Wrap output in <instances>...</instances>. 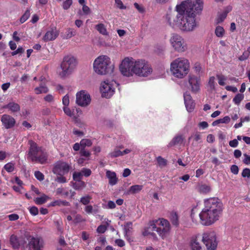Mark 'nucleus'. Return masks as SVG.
<instances>
[{"instance_id": "f257e3e1", "label": "nucleus", "mask_w": 250, "mask_h": 250, "mask_svg": "<svg viewBox=\"0 0 250 250\" xmlns=\"http://www.w3.org/2000/svg\"><path fill=\"white\" fill-rule=\"evenodd\" d=\"M177 13L167 14V20L173 28L178 27L183 31L191 32L197 27L195 17L203 10L202 3L198 1L193 5L189 1H184L176 7Z\"/></svg>"}, {"instance_id": "f03ea898", "label": "nucleus", "mask_w": 250, "mask_h": 250, "mask_svg": "<svg viewBox=\"0 0 250 250\" xmlns=\"http://www.w3.org/2000/svg\"><path fill=\"white\" fill-rule=\"evenodd\" d=\"M190 63L185 58H178L170 63V70L171 74L178 79L184 78L189 72Z\"/></svg>"}, {"instance_id": "7ed1b4c3", "label": "nucleus", "mask_w": 250, "mask_h": 250, "mask_svg": "<svg viewBox=\"0 0 250 250\" xmlns=\"http://www.w3.org/2000/svg\"><path fill=\"white\" fill-rule=\"evenodd\" d=\"M28 144L30 145V147L28 157L33 162L41 164L45 163L47 158V154L45 150L38 146L37 144L32 140H29Z\"/></svg>"}, {"instance_id": "20e7f679", "label": "nucleus", "mask_w": 250, "mask_h": 250, "mask_svg": "<svg viewBox=\"0 0 250 250\" xmlns=\"http://www.w3.org/2000/svg\"><path fill=\"white\" fill-rule=\"evenodd\" d=\"M110 58L106 55H101L97 57L93 62V69L99 75H105L110 71Z\"/></svg>"}, {"instance_id": "39448f33", "label": "nucleus", "mask_w": 250, "mask_h": 250, "mask_svg": "<svg viewBox=\"0 0 250 250\" xmlns=\"http://www.w3.org/2000/svg\"><path fill=\"white\" fill-rule=\"evenodd\" d=\"M137 60L132 57L125 58L119 65V70L124 76L131 77L134 75L135 67Z\"/></svg>"}, {"instance_id": "423d86ee", "label": "nucleus", "mask_w": 250, "mask_h": 250, "mask_svg": "<svg viewBox=\"0 0 250 250\" xmlns=\"http://www.w3.org/2000/svg\"><path fill=\"white\" fill-rule=\"evenodd\" d=\"M221 213L203 208L199 214L201 223L204 226H209L218 220Z\"/></svg>"}, {"instance_id": "0eeeda50", "label": "nucleus", "mask_w": 250, "mask_h": 250, "mask_svg": "<svg viewBox=\"0 0 250 250\" xmlns=\"http://www.w3.org/2000/svg\"><path fill=\"white\" fill-rule=\"evenodd\" d=\"M156 232L163 240L167 239L171 230V226L168 220L163 218L155 220Z\"/></svg>"}, {"instance_id": "6e6552de", "label": "nucleus", "mask_w": 250, "mask_h": 250, "mask_svg": "<svg viewBox=\"0 0 250 250\" xmlns=\"http://www.w3.org/2000/svg\"><path fill=\"white\" fill-rule=\"evenodd\" d=\"M169 41L171 47L176 52L182 53L187 50V43L184 38L178 34H171Z\"/></svg>"}, {"instance_id": "1a4fd4ad", "label": "nucleus", "mask_w": 250, "mask_h": 250, "mask_svg": "<svg viewBox=\"0 0 250 250\" xmlns=\"http://www.w3.org/2000/svg\"><path fill=\"white\" fill-rule=\"evenodd\" d=\"M152 72V69L146 61L142 59L137 60L134 71L135 75L146 77L150 75Z\"/></svg>"}, {"instance_id": "9d476101", "label": "nucleus", "mask_w": 250, "mask_h": 250, "mask_svg": "<svg viewBox=\"0 0 250 250\" xmlns=\"http://www.w3.org/2000/svg\"><path fill=\"white\" fill-rule=\"evenodd\" d=\"M202 241L206 246L207 250H215L217 247L218 241L216 236L213 231H207L203 233Z\"/></svg>"}, {"instance_id": "9b49d317", "label": "nucleus", "mask_w": 250, "mask_h": 250, "mask_svg": "<svg viewBox=\"0 0 250 250\" xmlns=\"http://www.w3.org/2000/svg\"><path fill=\"white\" fill-rule=\"evenodd\" d=\"M116 83L113 81L106 80L101 83L100 88L102 97H111L114 93Z\"/></svg>"}, {"instance_id": "f8f14e48", "label": "nucleus", "mask_w": 250, "mask_h": 250, "mask_svg": "<svg viewBox=\"0 0 250 250\" xmlns=\"http://www.w3.org/2000/svg\"><path fill=\"white\" fill-rule=\"evenodd\" d=\"M29 236V234L25 230L20 231V234L18 235L12 234L10 238V242L14 249H18L21 245L24 244L25 242V238Z\"/></svg>"}, {"instance_id": "ddd939ff", "label": "nucleus", "mask_w": 250, "mask_h": 250, "mask_svg": "<svg viewBox=\"0 0 250 250\" xmlns=\"http://www.w3.org/2000/svg\"><path fill=\"white\" fill-rule=\"evenodd\" d=\"M77 64V61L74 56L68 55L63 58V76L70 74Z\"/></svg>"}, {"instance_id": "4468645a", "label": "nucleus", "mask_w": 250, "mask_h": 250, "mask_svg": "<svg viewBox=\"0 0 250 250\" xmlns=\"http://www.w3.org/2000/svg\"><path fill=\"white\" fill-rule=\"evenodd\" d=\"M204 208L213 210L221 213L222 211V204L217 198H210L204 200Z\"/></svg>"}, {"instance_id": "2eb2a0df", "label": "nucleus", "mask_w": 250, "mask_h": 250, "mask_svg": "<svg viewBox=\"0 0 250 250\" xmlns=\"http://www.w3.org/2000/svg\"><path fill=\"white\" fill-rule=\"evenodd\" d=\"M76 104L82 106L86 107L91 103V97L89 93L84 90H82L76 93Z\"/></svg>"}, {"instance_id": "dca6fc26", "label": "nucleus", "mask_w": 250, "mask_h": 250, "mask_svg": "<svg viewBox=\"0 0 250 250\" xmlns=\"http://www.w3.org/2000/svg\"><path fill=\"white\" fill-rule=\"evenodd\" d=\"M55 181L62 183V162L60 161L55 163L52 169Z\"/></svg>"}, {"instance_id": "f3484780", "label": "nucleus", "mask_w": 250, "mask_h": 250, "mask_svg": "<svg viewBox=\"0 0 250 250\" xmlns=\"http://www.w3.org/2000/svg\"><path fill=\"white\" fill-rule=\"evenodd\" d=\"M188 246L190 250H206L198 235L193 236L190 238Z\"/></svg>"}, {"instance_id": "a211bd4d", "label": "nucleus", "mask_w": 250, "mask_h": 250, "mask_svg": "<svg viewBox=\"0 0 250 250\" xmlns=\"http://www.w3.org/2000/svg\"><path fill=\"white\" fill-rule=\"evenodd\" d=\"M188 83L193 92H197L200 90V79L194 75L188 76Z\"/></svg>"}, {"instance_id": "6ab92c4d", "label": "nucleus", "mask_w": 250, "mask_h": 250, "mask_svg": "<svg viewBox=\"0 0 250 250\" xmlns=\"http://www.w3.org/2000/svg\"><path fill=\"white\" fill-rule=\"evenodd\" d=\"M28 247L29 250H42V240L40 237H32L29 242Z\"/></svg>"}, {"instance_id": "aec40b11", "label": "nucleus", "mask_w": 250, "mask_h": 250, "mask_svg": "<svg viewBox=\"0 0 250 250\" xmlns=\"http://www.w3.org/2000/svg\"><path fill=\"white\" fill-rule=\"evenodd\" d=\"M1 121L3 125L6 129L13 127L16 124L15 119L8 114H4L1 116Z\"/></svg>"}, {"instance_id": "412c9836", "label": "nucleus", "mask_w": 250, "mask_h": 250, "mask_svg": "<svg viewBox=\"0 0 250 250\" xmlns=\"http://www.w3.org/2000/svg\"><path fill=\"white\" fill-rule=\"evenodd\" d=\"M58 36V32L56 28L52 29L46 32L43 37V40L45 42L53 41Z\"/></svg>"}, {"instance_id": "4be33fe9", "label": "nucleus", "mask_w": 250, "mask_h": 250, "mask_svg": "<svg viewBox=\"0 0 250 250\" xmlns=\"http://www.w3.org/2000/svg\"><path fill=\"white\" fill-rule=\"evenodd\" d=\"M106 177L108 179V183L110 186H113L117 184L118 182V178L115 172L109 170H106Z\"/></svg>"}, {"instance_id": "5701e85b", "label": "nucleus", "mask_w": 250, "mask_h": 250, "mask_svg": "<svg viewBox=\"0 0 250 250\" xmlns=\"http://www.w3.org/2000/svg\"><path fill=\"white\" fill-rule=\"evenodd\" d=\"M2 108L8 109L12 113L19 112L21 109L19 104L14 102H10L7 104L3 105Z\"/></svg>"}, {"instance_id": "b1692460", "label": "nucleus", "mask_w": 250, "mask_h": 250, "mask_svg": "<svg viewBox=\"0 0 250 250\" xmlns=\"http://www.w3.org/2000/svg\"><path fill=\"white\" fill-rule=\"evenodd\" d=\"M132 229V223L130 222L126 223L124 226V236L129 242L132 241L129 236Z\"/></svg>"}, {"instance_id": "393cba45", "label": "nucleus", "mask_w": 250, "mask_h": 250, "mask_svg": "<svg viewBox=\"0 0 250 250\" xmlns=\"http://www.w3.org/2000/svg\"><path fill=\"white\" fill-rule=\"evenodd\" d=\"M184 138L181 135L175 136L168 145V147H172L176 145H180L183 143Z\"/></svg>"}, {"instance_id": "a878e982", "label": "nucleus", "mask_w": 250, "mask_h": 250, "mask_svg": "<svg viewBox=\"0 0 250 250\" xmlns=\"http://www.w3.org/2000/svg\"><path fill=\"white\" fill-rule=\"evenodd\" d=\"M63 112L72 120L77 121V116L76 115L75 109H70L68 107H63Z\"/></svg>"}, {"instance_id": "bb28decb", "label": "nucleus", "mask_w": 250, "mask_h": 250, "mask_svg": "<svg viewBox=\"0 0 250 250\" xmlns=\"http://www.w3.org/2000/svg\"><path fill=\"white\" fill-rule=\"evenodd\" d=\"M84 210L88 214L95 215L99 212V207L95 205L94 207L91 205H87L84 208Z\"/></svg>"}, {"instance_id": "cd10ccee", "label": "nucleus", "mask_w": 250, "mask_h": 250, "mask_svg": "<svg viewBox=\"0 0 250 250\" xmlns=\"http://www.w3.org/2000/svg\"><path fill=\"white\" fill-rule=\"evenodd\" d=\"M143 188V186L135 185L131 186L128 190L129 194H136L140 192Z\"/></svg>"}, {"instance_id": "c85d7f7f", "label": "nucleus", "mask_w": 250, "mask_h": 250, "mask_svg": "<svg viewBox=\"0 0 250 250\" xmlns=\"http://www.w3.org/2000/svg\"><path fill=\"white\" fill-rule=\"evenodd\" d=\"M95 28L100 34L104 36L108 35L106 27L103 23H100L96 25Z\"/></svg>"}, {"instance_id": "c756f323", "label": "nucleus", "mask_w": 250, "mask_h": 250, "mask_svg": "<svg viewBox=\"0 0 250 250\" xmlns=\"http://www.w3.org/2000/svg\"><path fill=\"white\" fill-rule=\"evenodd\" d=\"M122 146L115 148L112 151L109 153V156L111 158H115L123 156L122 151L119 148H122Z\"/></svg>"}, {"instance_id": "7c9ffc66", "label": "nucleus", "mask_w": 250, "mask_h": 250, "mask_svg": "<svg viewBox=\"0 0 250 250\" xmlns=\"http://www.w3.org/2000/svg\"><path fill=\"white\" fill-rule=\"evenodd\" d=\"M230 117L228 116H226L222 119H218V120H217L214 121L212 123V125L213 126H216V125H217L219 124H227L229 123L230 122Z\"/></svg>"}, {"instance_id": "2f4dec72", "label": "nucleus", "mask_w": 250, "mask_h": 250, "mask_svg": "<svg viewBox=\"0 0 250 250\" xmlns=\"http://www.w3.org/2000/svg\"><path fill=\"white\" fill-rule=\"evenodd\" d=\"M148 231L149 232H151L153 231H156V226L155 220L150 221L148 224L147 227H146L143 231Z\"/></svg>"}, {"instance_id": "473e14b6", "label": "nucleus", "mask_w": 250, "mask_h": 250, "mask_svg": "<svg viewBox=\"0 0 250 250\" xmlns=\"http://www.w3.org/2000/svg\"><path fill=\"white\" fill-rule=\"evenodd\" d=\"M225 33L224 28L221 26H217L215 29V35L218 38H222Z\"/></svg>"}, {"instance_id": "72a5a7b5", "label": "nucleus", "mask_w": 250, "mask_h": 250, "mask_svg": "<svg viewBox=\"0 0 250 250\" xmlns=\"http://www.w3.org/2000/svg\"><path fill=\"white\" fill-rule=\"evenodd\" d=\"M170 219L173 225L177 226L179 224V217L175 212H172L170 214Z\"/></svg>"}, {"instance_id": "f704fd0d", "label": "nucleus", "mask_w": 250, "mask_h": 250, "mask_svg": "<svg viewBox=\"0 0 250 250\" xmlns=\"http://www.w3.org/2000/svg\"><path fill=\"white\" fill-rule=\"evenodd\" d=\"M49 199L48 196L45 194H43L41 197L36 198L34 201L38 205H42L45 203Z\"/></svg>"}, {"instance_id": "c9c22d12", "label": "nucleus", "mask_w": 250, "mask_h": 250, "mask_svg": "<svg viewBox=\"0 0 250 250\" xmlns=\"http://www.w3.org/2000/svg\"><path fill=\"white\" fill-rule=\"evenodd\" d=\"M215 78L214 76L210 77L209 78L208 86L209 89L211 91L215 90Z\"/></svg>"}, {"instance_id": "e433bc0d", "label": "nucleus", "mask_w": 250, "mask_h": 250, "mask_svg": "<svg viewBox=\"0 0 250 250\" xmlns=\"http://www.w3.org/2000/svg\"><path fill=\"white\" fill-rule=\"evenodd\" d=\"M156 161L158 166L161 168H163L167 165V160L161 156L157 157Z\"/></svg>"}, {"instance_id": "4c0bfd02", "label": "nucleus", "mask_w": 250, "mask_h": 250, "mask_svg": "<svg viewBox=\"0 0 250 250\" xmlns=\"http://www.w3.org/2000/svg\"><path fill=\"white\" fill-rule=\"evenodd\" d=\"M85 183L82 180L76 181L73 184V187L75 189L80 190L85 187Z\"/></svg>"}, {"instance_id": "58836bf2", "label": "nucleus", "mask_w": 250, "mask_h": 250, "mask_svg": "<svg viewBox=\"0 0 250 250\" xmlns=\"http://www.w3.org/2000/svg\"><path fill=\"white\" fill-rule=\"evenodd\" d=\"M80 142L81 144V148H85V147H90L92 145V141L89 139H83L81 140Z\"/></svg>"}, {"instance_id": "ea45409f", "label": "nucleus", "mask_w": 250, "mask_h": 250, "mask_svg": "<svg viewBox=\"0 0 250 250\" xmlns=\"http://www.w3.org/2000/svg\"><path fill=\"white\" fill-rule=\"evenodd\" d=\"M48 91V88L46 86L43 85H41L39 87H36L35 89V92L37 94L41 93H45Z\"/></svg>"}, {"instance_id": "a19ab883", "label": "nucleus", "mask_w": 250, "mask_h": 250, "mask_svg": "<svg viewBox=\"0 0 250 250\" xmlns=\"http://www.w3.org/2000/svg\"><path fill=\"white\" fill-rule=\"evenodd\" d=\"M80 154L81 157H83L87 159L88 160L90 159V157L91 156V153L89 151L85 149L84 148H81L80 151Z\"/></svg>"}, {"instance_id": "79ce46f5", "label": "nucleus", "mask_w": 250, "mask_h": 250, "mask_svg": "<svg viewBox=\"0 0 250 250\" xmlns=\"http://www.w3.org/2000/svg\"><path fill=\"white\" fill-rule=\"evenodd\" d=\"M4 168L8 172H12L15 169V164L12 162H9L5 164Z\"/></svg>"}, {"instance_id": "37998d69", "label": "nucleus", "mask_w": 250, "mask_h": 250, "mask_svg": "<svg viewBox=\"0 0 250 250\" xmlns=\"http://www.w3.org/2000/svg\"><path fill=\"white\" fill-rule=\"evenodd\" d=\"M244 96L242 94H237L233 99V102L237 105H238L243 100Z\"/></svg>"}, {"instance_id": "c03bdc74", "label": "nucleus", "mask_w": 250, "mask_h": 250, "mask_svg": "<svg viewBox=\"0 0 250 250\" xmlns=\"http://www.w3.org/2000/svg\"><path fill=\"white\" fill-rule=\"evenodd\" d=\"M143 235L145 236H147L149 238L156 240L158 239V237L157 236L156 234L153 231H152L151 233L149 232L148 231H143Z\"/></svg>"}, {"instance_id": "a18cd8bd", "label": "nucleus", "mask_w": 250, "mask_h": 250, "mask_svg": "<svg viewBox=\"0 0 250 250\" xmlns=\"http://www.w3.org/2000/svg\"><path fill=\"white\" fill-rule=\"evenodd\" d=\"M185 104L188 112H191L193 111L195 106V104L193 101L185 102Z\"/></svg>"}, {"instance_id": "49530a36", "label": "nucleus", "mask_w": 250, "mask_h": 250, "mask_svg": "<svg viewBox=\"0 0 250 250\" xmlns=\"http://www.w3.org/2000/svg\"><path fill=\"white\" fill-rule=\"evenodd\" d=\"M30 15V10L27 9L26 10L24 14L21 18L20 21L21 23H24L25 21H26Z\"/></svg>"}, {"instance_id": "de8ad7c7", "label": "nucleus", "mask_w": 250, "mask_h": 250, "mask_svg": "<svg viewBox=\"0 0 250 250\" xmlns=\"http://www.w3.org/2000/svg\"><path fill=\"white\" fill-rule=\"evenodd\" d=\"M136 149V147L135 146H131L129 148H126L124 150L122 151L123 156L129 153H132L133 154H134L135 153Z\"/></svg>"}, {"instance_id": "09e8293b", "label": "nucleus", "mask_w": 250, "mask_h": 250, "mask_svg": "<svg viewBox=\"0 0 250 250\" xmlns=\"http://www.w3.org/2000/svg\"><path fill=\"white\" fill-rule=\"evenodd\" d=\"M91 197L89 195H86L82 197L80 199V202L84 205H88L90 203Z\"/></svg>"}, {"instance_id": "8fccbe9b", "label": "nucleus", "mask_w": 250, "mask_h": 250, "mask_svg": "<svg viewBox=\"0 0 250 250\" xmlns=\"http://www.w3.org/2000/svg\"><path fill=\"white\" fill-rule=\"evenodd\" d=\"M216 77L218 80V83L220 85H224L225 84V82L227 80V77L223 75H217Z\"/></svg>"}, {"instance_id": "3c124183", "label": "nucleus", "mask_w": 250, "mask_h": 250, "mask_svg": "<svg viewBox=\"0 0 250 250\" xmlns=\"http://www.w3.org/2000/svg\"><path fill=\"white\" fill-rule=\"evenodd\" d=\"M83 178V174L82 173L80 172H74L73 174V178L74 181H80Z\"/></svg>"}, {"instance_id": "603ef678", "label": "nucleus", "mask_w": 250, "mask_h": 250, "mask_svg": "<svg viewBox=\"0 0 250 250\" xmlns=\"http://www.w3.org/2000/svg\"><path fill=\"white\" fill-rule=\"evenodd\" d=\"M75 35V32L73 31L72 29L68 28L67 29L65 32V39H70L72 36Z\"/></svg>"}, {"instance_id": "864d4df0", "label": "nucleus", "mask_w": 250, "mask_h": 250, "mask_svg": "<svg viewBox=\"0 0 250 250\" xmlns=\"http://www.w3.org/2000/svg\"><path fill=\"white\" fill-rule=\"evenodd\" d=\"M116 7L121 10L125 9L126 7L123 4L121 0H114Z\"/></svg>"}, {"instance_id": "5fc2aeb1", "label": "nucleus", "mask_w": 250, "mask_h": 250, "mask_svg": "<svg viewBox=\"0 0 250 250\" xmlns=\"http://www.w3.org/2000/svg\"><path fill=\"white\" fill-rule=\"evenodd\" d=\"M134 6L135 8L138 11V12L140 13H144L145 11V9L143 7V5L139 4L137 2H135L134 3Z\"/></svg>"}, {"instance_id": "6e6d98bb", "label": "nucleus", "mask_w": 250, "mask_h": 250, "mask_svg": "<svg viewBox=\"0 0 250 250\" xmlns=\"http://www.w3.org/2000/svg\"><path fill=\"white\" fill-rule=\"evenodd\" d=\"M227 16L226 14H223V13L218 15L217 18L216 20V23L218 24L222 22H223L224 20L226 18Z\"/></svg>"}, {"instance_id": "4d7b16f0", "label": "nucleus", "mask_w": 250, "mask_h": 250, "mask_svg": "<svg viewBox=\"0 0 250 250\" xmlns=\"http://www.w3.org/2000/svg\"><path fill=\"white\" fill-rule=\"evenodd\" d=\"M81 172L83 174V176L88 177L91 174V171L89 168H83Z\"/></svg>"}, {"instance_id": "13d9d810", "label": "nucleus", "mask_w": 250, "mask_h": 250, "mask_svg": "<svg viewBox=\"0 0 250 250\" xmlns=\"http://www.w3.org/2000/svg\"><path fill=\"white\" fill-rule=\"evenodd\" d=\"M35 177L39 181H42L44 179L43 174L39 171H36L34 173Z\"/></svg>"}, {"instance_id": "bf43d9fd", "label": "nucleus", "mask_w": 250, "mask_h": 250, "mask_svg": "<svg viewBox=\"0 0 250 250\" xmlns=\"http://www.w3.org/2000/svg\"><path fill=\"white\" fill-rule=\"evenodd\" d=\"M210 191L209 187L207 185H202L200 187V191L202 193H206Z\"/></svg>"}, {"instance_id": "052dcab7", "label": "nucleus", "mask_w": 250, "mask_h": 250, "mask_svg": "<svg viewBox=\"0 0 250 250\" xmlns=\"http://www.w3.org/2000/svg\"><path fill=\"white\" fill-rule=\"evenodd\" d=\"M73 3V0H66L63 1V9H67L69 8Z\"/></svg>"}, {"instance_id": "680f3d73", "label": "nucleus", "mask_w": 250, "mask_h": 250, "mask_svg": "<svg viewBox=\"0 0 250 250\" xmlns=\"http://www.w3.org/2000/svg\"><path fill=\"white\" fill-rule=\"evenodd\" d=\"M29 211L30 213L34 216L37 215L39 213L38 208L35 206L30 208Z\"/></svg>"}, {"instance_id": "e2e57ef3", "label": "nucleus", "mask_w": 250, "mask_h": 250, "mask_svg": "<svg viewBox=\"0 0 250 250\" xmlns=\"http://www.w3.org/2000/svg\"><path fill=\"white\" fill-rule=\"evenodd\" d=\"M243 177H250V169L249 168H245L242 173Z\"/></svg>"}, {"instance_id": "0e129e2a", "label": "nucleus", "mask_w": 250, "mask_h": 250, "mask_svg": "<svg viewBox=\"0 0 250 250\" xmlns=\"http://www.w3.org/2000/svg\"><path fill=\"white\" fill-rule=\"evenodd\" d=\"M249 57V53L248 52L245 51L243 54L239 57L240 61H243L247 60Z\"/></svg>"}, {"instance_id": "69168bd1", "label": "nucleus", "mask_w": 250, "mask_h": 250, "mask_svg": "<svg viewBox=\"0 0 250 250\" xmlns=\"http://www.w3.org/2000/svg\"><path fill=\"white\" fill-rule=\"evenodd\" d=\"M106 227L104 225H100L98 227L97 231L100 233H103L106 231Z\"/></svg>"}, {"instance_id": "338daca9", "label": "nucleus", "mask_w": 250, "mask_h": 250, "mask_svg": "<svg viewBox=\"0 0 250 250\" xmlns=\"http://www.w3.org/2000/svg\"><path fill=\"white\" fill-rule=\"evenodd\" d=\"M82 10L84 15H88L90 13V9L88 6L83 5L82 7Z\"/></svg>"}, {"instance_id": "774afa93", "label": "nucleus", "mask_w": 250, "mask_h": 250, "mask_svg": "<svg viewBox=\"0 0 250 250\" xmlns=\"http://www.w3.org/2000/svg\"><path fill=\"white\" fill-rule=\"evenodd\" d=\"M229 145L232 147H236L238 145V142L236 139H233V140L229 142Z\"/></svg>"}]
</instances>
